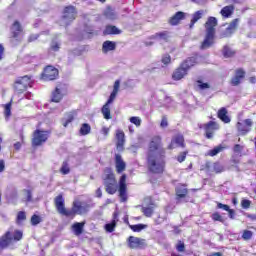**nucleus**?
Wrapping results in <instances>:
<instances>
[{"mask_svg":"<svg viewBox=\"0 0 256 256\" xmlns=\"http://www.w3.org/2000/svg\"><path fill=\"white\" fill-rule=\"evenodd\" d=\"M109 131H110L109 127L104 126L101 129V134L104 135V137H108L109 136Z\"/></svg>","mask_w":256,"mask_h":256,"instance_id":"nucleus-63","label":"nucleus"},{"mask_svg":"<svg viewBox=\"0 0 256 256\" xmlns=\"http://www.w3.org/2000/svg\"><path fill=\"white\" fill-rule=\"evenodd\" d=\"M253 127V121L251 119H245L243 122H237L236 129L240 135H247Z\"/></svg>","mask_w":256,"mask_h":256,"instance_id":"nucleus-15","label":"nucleus"},{"mask_svg":"<svg viewBox=\"0 0 256 256\" xmlns=\"http://www.w3.org/2000/svg\"><path fill=\"white\" fill-rule=\"evenodd\" d=\"M130 229L134 231V233H140V231H143V229H147V225L145 224L130 225Z\"/></svg>","mask_w":256,"mask_h":256,"instance_id":"nucleus-45","label":"nucleus"},{"mask_svg":"<svg viewBox=\"0 0 256 256\" xmlns=\"http://www.w3.org/2000/svg\"><path fill=\"white\" fill-rule=\"evenodd\" d=\"M23 239V231L14 230V233L11 231H6L2 236H0V253L5 251V249H9L13 243H17Z\"/></svg>","mask_w":256,"mask_h":256,"instance_id":"nucleus-3","label":"nucleus"},{"mask_svg":"<svg viewBox=\"0 0 256 256\" xmlns=\"http://www.w3.org/2000/svg\"><path fill=\"white\" fill-rule=\"evenodd\" d=\"M175 193L177 199H185V197H187V194L189 193V190L187 189V186H185V184H182L176 187Z\"/></svg>","mask_w":256,"mask_h":256,"instance_id":"nucleus-26","label":"nucleus"},{"mask_svg":"<svg viewBox=\"0 0 256 256\" xmlns=\"http://www.w3.org/2000/svg\"><path fill=\"white\" fill-rule=\"evenodd\" d=\"M116 97H117V93L116 92H111L106 104L111 105V103H113V101H115Z\"/></svg>","mask_w":256,"mask_h":256,"instance_id":"nucleus-61","label":"nucleus"},{"mask_svg":"<svg viewBox=\"0 0 256 256\" xmlns=\"http://www.w3.org/2000/svg\"><path fill=\"white\" fill-rule=\"evenodd\" d=\"M213 171L215 173H223V171H224L223 165H221V163H219V162H215L213 164Z\"/></svg>","mask_w":256,"mask_h":256,"instance_id":"nucleus-53","label":"nucleus"},{"mask_svg":"<svg viewBox=\"0 0 256 256\" xmlns=\"http://www.w3.org/2000/svg\"><path fill=\"white\" fill-rule=\"evenodd\" d=\"M197 63H199V56L197 54L187 57L185 60H183L180 65H182L185 69L189 70L192 67H195V65H197Z\"/></svg>","mask_w":256,"mask_h":256,"instance_id":"nucleus-20","label":"nucleus"},{"mask_svg":"<svg viewBox=\"0 0 256 256\" xmlns=\"http://www.w3.org/2000/svg\"><path fill=\"white\" fill-rule=\"evenodd\" d=\"M129 249H145L147 241L143 238L129 236L127 239Z\"/></svg>","mask_w":256,"mask_h":256,"instance_id":"nucleus-10","label":"nucleus"},{"mask_svg":"<svg viewBox=\"0 0 256 256\" xmlns=\"http://www.w3.org/2000/svg\"><path fill=\"white\" fill-rule=\"evenodd\" d=\"M241 151H243V146L240 144H235L233 147V152L241 157Z\"/></svg>","mask_w":256,"mask_h":256,"instance_id":"nucleus-57","label":"nucleus"},{"mask_svg":"<svg viewBox=\"0 0 256 256\" xmlns=\"http://www.w3.org/2000/svg\"><path fill=\"white\" fill-rule=\"evenodd\" d=\"M65 91H67V86L63 83H58L55 89L52 91L51 102L61 103V101H63V97H65Z\"/></svg>","mask_w":256,"mask_h":256,"instance_id":"nucleus-8","label":"nucleus"},{"mask_svg":"<svg viewBox=\"0 0 256 256\" xmlns=\"http://www.w3.org/2000/svg\"><path fill=\"white\" fill-rule=\"evenodd\" d=\"M215 43V34H206L203 42L200 45L201 51H205V49H209Z\"/></svg>","mask_w":256,"mask_h":256,"instance_id":"nucleus-24","label":"nucleus"},{"mask_svg":"<svg viewBox=\"0 0 256 256\" xmlns=\"http://www.w3.org/2000/svg\"><path fill=\"white\" fill-rule=\"evenodd\" d=\"M228 212V216L230 217V219H235V210L229 208Z\"/></svg>","mask_w":256,"mask_h":256,"instance_id":"nucleus-64","label":"nucleus"},{"mask_svg":"<svg viewBox=\"0 0 256 256\" xmlns=\"http://www.w3.org/2000/svg\"><path fill=\"white\" fill-rule=\"evenodd\" d=\"M41 221H42L41 216L36 215V214H34V215L31 216L30 223H31V225H33L34 227L37 226V225H39V223H41Z\"/></svg>","mask_w":256,"mask_h":256,"instance_id":"nucleus-48","label":"nucleus"},{"mask_svg":"<svg viewBox=\"0 0 256 256\" xmlns=\"http://www.w3.org/2000/svg\"><path fill=\"white\" fill-rule=\"evenodd\" d=\"M23 193L26 195V203H31L33 201V191L29 189H24Z\"/></svg>","mask_w":256,"mask_h":256,"instance_id":"nucleus-50","label":"nucleus"},{"mask_svg":"<svg viewBox=\"0 0 256 256\" xmlns=\"http://www.w3.org/2000/svg\"><path fill=\"white\" fill-rule=\"evenodd\" d=\"M219 129H220L219 123L215 121H209L208 123L204 124L206 139H213V135L215 131H219Z\"/></svg>","mask_w":256,"mask_h":256,"instance_id":"nucleus-14","label":"nucleus"},{"mask_svg":"<svg viewBox=\"0 0 256 256\" xmlns=\"http://www.w3.org/2000/svg\"><path fill=\"white\" fill-rule=\"evenodd\" d=\"M75 121V115L73 113H67L66 118L62 119L63 127H68L69 123H73Z\"/></svg>","mask_w":256,"mask_h":256,"instance_id":"nucleus-39","label":"nucleus"},{"mask_svg":"<svg viewBox=\"0 0 256 256\" xmlns=\"http://www.w3.org/2000/svg\"><path fill=\"white\" fill-rule=\"evenodd\" d=\"M49 135H51V131L49 130H39L36 129L33 132V137H32V147H41L44 143H47L49 139Z\"/></svg>","mask_w":256,"mask_h":256,"instance_id":"nucleus-6","label":"nucleus"},{"mask_svg":"<svg viewBox=\"0 0 256 256\" xmlns=\"http://www.w3.org/2000/svg\"><path fill=\"white\" fill-rule=\"evenodd\" d=\"M212 220L214 221H219L220 223H223V221H225L223 219V216H221V214H219V212H214L211 216Z\"/></svg>","mask_w":256,"mask_h":256,"instance_id":"nucleus-55","label":"nucleus"},{"mask_svg":"<svg viewBox=\"0 0 256 256\" xmlns=\"http://www.w3.org/2000/svg\"><path fill=\"white\" fill-rule=\"evenodd\" d=\"M169 31L158 32L153 36V39H162L166 43L169 41Z\"/></svg>","mask_w":256,"mask_h":256,"instance_id":"nucleus-38","label":"nucleus"},{"mask_svg":"<svg viewBox=\"0 0 256 256\" xmlns=\"http://www.w3.org/2000/svg\"><path fill=\"white\" fill-rule=\"evenodd\" d=\"M37 39H39V34H30L28 36L27 41H28V43H33V42L37 41Z\"/></svg>","mask_w":256,"mask_h":256,"instance_id":"nucleus-59","label":"nucleus"},{"mask_svg":"<svg viewBox=\"0 0 256 256\" xmlns=\"http://www.w3.org/2000/svg\"><path fill=\"white\" fill-rule=\"evenodd\" d=\"M146 167L152 175H163L167 167V152L163 147V138L160 135L153 136L146 152Z\"/></svg>","mask_w":256,"mask_h":256,"instance_id":"nucleus-1","label":"nucleus"},{"mask_svg":"<svg viewBox=\"0 0 256 256\" xmlns=\"http://www.w3.org/2000/svg\"><path fill=\"white\" fill-rule=\"evenodd\" d=\"M104 187L108 195H115L117 193V179L115 178V173H113V168L106 167L104 169Z\"/></svg>","mask_w":256,"mask_h":256,"instance_id":"nucleus-4","label":"nucleus"},{"mask_svg":"<svg viewBox=\"0 0 256 256\" xmlns=\"http://www.w3.org/2000/svg\"><path fill=\"white\" fill-rule=\"evenodd\" d=\"M189 155V150H185L180 152L177 156H176V161L178 163H183L185 161V159H187V156Z\"/></svg>","mask_w":256,"mask_h":256,"instance_id":"nucleus-43","label":"nucleus"},{"mask_svg":"<svg viewBox=\"0 0 256 256\" xmlns=\"http://www.w3.org/2000/svg\"><path fill=\"white\" fill-rule=\"evenodd\" d=\"M62 19L66 21H75L77 19V8L75 6L69 5L65 6L63 10Z\"/></svg>","mask_w":256,"mask_h":256,"instance_id":"nucleus-17","label":"nucleus"},{"mask_svg":"<svg viewBox=\"0 0 256 256\" xmlns=\"http://www.w3.org/2000/svg\"><path fill=\"white\" fill-rule=\"evenodd\" d=\"M11 105H12L11 101L4 105L5 119H9V117H11Z\"/></svg>","mask_w":256,"mask_h":256,"instance_id":"nucleus-46","label":"nucleus"},{"mask_svg":"<svg viewBox=\"0 0 256 256\" xmlns=\"http://www.w3.org/2000/svg\"><path fill=\"white\" fill-rule=\"evenodd\" d=\"M101 113H102L104 119H106L107 121H109V119H112V117H111V108L109 107V104H104L102 106Z\"/></svg>","mask_w":256,"mask_h":256,"instance_id":"nucleus-37","label":"nucleus"},{"mask_svg":"<svg viewBox=\"0 0 256 256\" xmlns=\"http://www.w3.org/2000/svg\"><path fill=\"white\" fill-rule=\"evenodd\" d=\"M239 27V18H235L233 19L228 27L220 32L219 37L220 39H226L227 37H231V35H233V33H235L237 31V28Z\"/></svg>","mask_w":256,"mask_h":256,"instance_id":"nucleus-11","label":"nucleus"},{"mask_svg":"<svg viewBox=\"0 0 256 256\" xmlns=\"http://www.w3.org/2000/svg\"><path fill=\"white\" fill-rule=\"evenodd\" d=\"M189 75L187 69H185L182 64H180L172 73V80L173 81H181V79H185Z\"/></svg>","mask_w":256,"mask_h":256,"instance_id":"nucleus-19","label":"nucleus"},{"mask_svg":"<svg viewBox=\"0 0 256 256\" xmlns=\"http://www.w3.org/2000/svg\"><path fill=\"white\" fill-rule=\"evenodd\" d=\"M60 173L62 175H69L71 173V168L69 167V161L65 160L62 163V166L60 168Z\"/></svg>","mask_w":256,"mask_h":256,"instance_id":"nucleus-40","label":"nucleus"},{"mask_svg":"<svg viewBox=\"0 0 256 256\" xmlns=\"http://www.w3.org/2000/svg\"><path fill=\"white\" fill-rule=\"evenodd\" d=\"M91 133V125L89 123H83L79 129V135L85 137Z\"/></svg>","mask_w":256,"mask_h":256,"instance_id":"nucleus-35","label":"nucleus"},{"mask_svg":"<svg viewBox=\"0 0 256 256\" xmlns=\"http://www.w3.org/2000/svg\"><path fill=\"white\" fill-rule=\"evenodd\" d=\"M117 227V214H113V220L111 221V223H108L104 226L105 231H107V233H113V231H115V228Z\"/></svg>","mask_w":256,"mask_h":256,"instance_id":"nucleus-32","label":"nucleus"},{"mask_svg":"<svg viewBox=\"0 0 256 256\" xmlns=\"http://www.w3.org/2000/svg\"><path fill=\"white\" fill-rule=\"evenodd\" d=\"M197 87L200 91H205V89H211V84L207 82H203L202 80H196Z\"/></svg>","mask_w":256,"mask_h":256,"instance_id":"nucleus-44","label":"nucleus"},{"mask_svg":"<svg viewBox=\"0 0 256 256\" xmlns=\"http://www.w3.org/2000/svg\"><path fill=\"white\" fill-rule=\"evenodd\" d=\"M27 220V213L25 211H19L16 216V224L21 225L23 221Z\"/></svg>","mask_w":256,"mask_h":256,"instance_id":"nucleus-41","label":"nucleus"},{"mask_svg":"<svg viewBox=\"0 0 256 256\" xmlns=\"http://www.w3.org/2000/svg\"><path fill=\"white\" fill-rule=\"evenodd\" d=\"M204 13L205 12L203 10H198L192 15V19L189 24L190 29H193V27H195V23H197L199 19H202Z\"/></svg>","mask_w":256,"mask_h":256,"instance_id":"nucleus-31","label":"nucleus"},{"mask_svg":"<svg viewBox=\"0 0 256 256\" xmlns=\"http://www.w3.org/2000/svg\"><path fill=\"white\" fill-rule=\"evenodd\" d=\"M103 35H121V30L117 26L107 25L103 31Z\"/></svg>","mask_w":256,"mask_h":256,"instance_id":"nucleus-30","label":"nucleus"},{"mask_svg":"<svg viewBox=\"0 0 256 256\" xmlns=\"http://www.w3.org/2000/svg\"><path fill=\"white\" fill-rule=\"evenodd\" d=\"M217 25H219L218 20L213 16H209L204 24L206 34L215 35V27H217Z\"/></svg>","mask_w":256,"mask_h":256,"instance_id":"nucleus-16","label":"nucleus"},{"mask_svg":"<svg viewBox=\"0 0 256 256\" xmlns=\"http://www.w3.org/2000/svg\"><path fill=\"white\" fill-rule=\"evenodd\" d=\"M245 75H247V72H245V69L237 68L234 72V76L230 79V85L232 87H239V85L243 83V79H245Z\"/></svg>","mask_w":256,"mask_h":256,"instance_id":"nucleus-13","label":"nucleus"},{"mask_svg":"<svg viewBox=\"0 0 256 256\" xmlns=\"http://www.w3.org/2000/svg\"><path fill=\"white\" fill-rule=\"evenodd\" d=\"M20 139H21V142L14 143V149L16 151H19L22 147V144L25 143V136L23 135V133H20Z\"/></svg>","mask_w":256,"mask_h":256,"instance_id":"nucleus-51","label":"nucleus"},{"mask_svg":"<svg viewBox=\"0 0 256 256\" xmlns=\"http://www.w3.org/2000/svg\"><path fill=\"white\" fill-rule=\"evenodd\" d=\"M54 204L60 215L72 218L76 215H85L86 213H89V209L93 207V205L91 204L75 200L72 203L71 210H68L67 208H65V198H63V194H59L54 198Z\"/></svg>","mask_w":256,"mask_h":256,"instance_id":"nucleus-2","label":"nucleus"},{"mask_svg":"<svg viewBox=\"0 0 256 256\" xmlns=\"http://www.w3.org/2000/svg\"><path fill=\"white\" fill-rule=\"evenodd\" d=\"M242 239L244 241H251V239H253V231L244 230L243 233H242Z\"/></svg>","mask_w":256,"mask_h":256,"instance_id":"nucleus-47","label":"nucleus"},{"mask_svg":"<svg viewBox=\"0 0 256 256\" xmlns=\"http://www.w3.org/2000/svg\"><path fill=\"white\" fill-rule=\"evenodd\" d=\"M233 13H235V6L233 5L225 6L220 11V15H222L224 19H229Z\"/></svg>","mask_w":256,"mask_h":256,"instance_id":"nucleus-27","label":"nucleus"},{"mask_svg":"<svg viewBox=\"0 0 256 256\" xmlns=\"http://www.w3.org/2000/svg\"><path fill=\"white\" fill-rule=\"evenodd\" d=\"M21 33H23V26H21V22H19V20H16L13 22L11 27L12 39H16V41H21V39H19Z\"/></svg>","mask_w":256,"mask_h":256,"instance_id":"nucleus-21","label":"nucleus"},{"mask_svg":"<svg viewBox=\"0 0 256 256\" xmlns=\"http://www.w3.org/2000/svg\"><path fill=\"white\" fill-rule=\"evenodd\" d=\"M176 251L178 253H185V242L179 240L176 244Z\"/></svg>","mask_w":256,"mask_h":256,"instance_id":"nucleus-52","label":"nucleus"},{"mask_svg":"<svg viewBox=\"0 0 256 256\" xmlns=\"http://www.w3.org/2000/svg\"><path fill=\"white\" fill-rule=\"evenodd\" d=\"M120 85H121V81L120 80H116L115 82H114V86H113V91H112V93H119V87H120Z\"/></svg>","mask_w":256,"mask_h":256,"instance_id":"nucleus-60","label":"nucleus"},{"mask_svg":"<svg viewBox=\"0 0 256 256\" xmlns=\"http://www.w3.org/2000/svg\"><path fill=\"white\" fill-rule=\"evenodd\" d=\"M217 209H223V211H229L230 207L227 204H223L218 202L217 203Z\"/></svg>","mask_w":256,"mask_h":256,"instance_id":"nucleus-62","label":"nucleus"},{"mask_svg":"<svg viewBox=\"0 0 256 256\" xmlns=\"http://www.w3.org/2000/svg\"><path fill=\"white\" fill-rule=\"evenodd\" d=\"M175 147H181V149H185V147H187V144H185V136H183V134H176L171 139V142L167 146V149L169 151H173V149H175Z\"/></svg>","mask_w":256,"mask_h":256,"instance_id":"nucleus-12","label":"nucleus"},{"mask_svg":"<svg viewBox=\"0 0 256 256\" xmlns=\"http://www.w3.org/2000/svg\"><path fill=\"white\" fill-rule=\"evenodd\" d=\"M151 205L152 206L141 208V212L145 217H148V218L153 217V214L155 213V204L152 203Z\"/></svg>","mask_w":256,"mask_h":256,"instance_id":"nucleus-33","label":"nucleus"},{"mask_svg":"<svg viewBox=\"0 0 256 256\" xmlns=\"http://www.w3.org/2000/svg\"><path fill=\"white\" fill-rule=\"evenodd\" d=\"M115 169L118 175H121L127 169V163L123 160L121 154H115L114 156Z\"/></svg>","mask_w":256,"mask_h":256,"instance_id":"nucleus-18","label":"nucleus"},{"mask_svg":"<svg viewBox=\"0 0 256 256\" xmlns=\"http://www.w3.org/2000/svg\"><path fill=\"white\" fill-rule=\"evenodd\" d=\"M161 63H163V65L171 64V55H169V54L163 55L162 59H161Z\"/></svg>","mask_w":256,"mask_h":256,"instance_id":"nucleus-56","label":"nucleus"},{"mask_svg":"<svg viewBox=\"0 0 256 256\" xmlns=\"http://www.w3.org/2000/svg\"><path fill=\"white\" fill-rule=\"evenodd\" d=\"M236 51L231 49L228 45H225L222 50V55L225 59H231L234 55H236Z\"/></svg>","mask_w":256,"mask_h":256,"instance_id":"nucleus-34","label":"nucleus"},{"mask_svg":"<svg viewBox=\"0 0 256 256\" xmlns=\"http://www.w3.org/2000/svg\"><path fill=\"white\" fill-rule=\"evenodd\" d=\"M118 192L122 203L127 202V174H122L118 181Z\"/></svg>","mask_w":256,"mask_h":256,"instance_id":"nucleus-9","label":"nucleus"},{"mask_svg":"<svg viewBox=\"0 0 256 256\" xmlns=\"http://www.w3.org/2000/svg\"><path fill=\"white\" fill-rule=\"evenodd\" d=\"M28 87H33V79L29 75L18 77L13 84V89L18 95L25 93Z\"/></svg>","mask_w":256,"mask_h":256,"instance_id":"nucleus-5","label":"nucleus"},{"mask_svg":"<svg viewBox=\"0 0 256 256\" xmlns=\"http://www.w3.org/2000/svg\"><path fill=\"white\" fill-rule=\"evenodd\" d=\"M129 121L135 125V127H141V118L139 116H132L129 118Z\"/></svg>","mask_w":256,"mask_h":256,"instance_id":"nucleus-49","label":"nucleus"},{"mask_svg":"<svg viewBox=\"0 0 256 256\" xmlns=\"http://www.w3.org/2000/svg\"><path fill=\"white\" fill-rule=\"evenodd\" d=\"M160 127L162 129H165L169 127V122L167 121V116H162L161 122H160Z\"/></svg>","mask_w":256,"mask_h":256,"instance_id":"nucleus-58","label":"nucleus"},{"mask_svg":"<svg viewBox=\"0 0 256 256\" xmlns=\"http://www.w3.org/2000/svg\"><path fill=\"white\" fill-rule=\"evenodd\" d=\"M84 227H85V222H75L72 225V231L74 232V235H76V237L83 235Z\"/></svg>","mask_w":256,"mask_h":256,"instance_id":"nucleus-28","label":"nucleus"},{"mask_svg":"<svg viewBox=\"0 0 256 256\" xmlns=\"http://www.w3.org/2000/svg\"><path fill=\"white\" fill-rule=\"evenodd\" d=\"M115 49H117V44L113 41L106 40L102 44L103 53H109V51H115Z\"/></svg>","mask_w":256,"mask_h":256,"instance_id":"nucleus-29","label":"nucleus"},{"mask_svg":"<svg viewBox=\"0 0 256 256\" xmlns=\"http://www.w3.org/2000/svg\"><path fill=\"white\" fill-rule=\"evenodd\" d=\"M185 17V12L178 11L172 17L169 18L168 23L172 27H176V25H179L182 21H184Z\"/></svg>","mask_w":256,"mask_h":256,"instance_id":"nucleus-22","label":"nucleus"},{"mask_svg":"<svg viewBox=\"0 0 256 256\" xmlns=\"http://www.w3.org/2000/svg\"><path fill=\"white\" fill-rule=\"evenodd\" d=\"M223 149H225V147H223L222 145L216 146L208 151V155L209 157H215V155H219V153H221Z\"/></svg>","mask_w":256,"mask_h":256,"instance_id":"nucleus-42","label":"nucleus"},{"mask_svg":"<svg viewBox=\"0 0 256 256\" xmlns=\"http://www.w3.org/2000/svg\"><path fill=\"white\" fill-rule=\"evenodd\" d=\"M116 148L118 151H124L125 149V132L117 130L116 132Z\"/></svg>","mask_w":256,"mask_h":256,"instance_id":"nucleus-23","label":"nucleus"},{"mask_svg":"<svg viewBox=\"0 0 256 256\" xmlns=\"http://www.w3.org/2000/svg\"><path fill=\"white\" fill-rule=\"evenodd\" d=\"M241 207H242V209H250V207H251V200L243 198L241 200Z\"/></svg>","mask_w":256,"mask_h":256,"instance_id":"nucleus-54","label":"nucleus"},{"mask_svg":"<svg viewBox=\"0 0 256 256\" xmlns=\"http://www.w3.org/2000/svg\"><path fill=\"white\" fill-rule=\"evenodd\" d=\"M61 49V42H57L52 40L50 43V47L48 48V53H57Z\"/></svg>","mask_w":256,"mask_h":256,"instance_id":"nucleus-36","label":"nucleus"},{"mask_svg":"<svg viewBox=\"0 0 256 256\" xmlns=\"http://www.w3.org/2000/svg\"><path fill=\"white\" fill-rule=\"evenodd\" d=\"M217 117L222 123H231V117H229V111L225 107H221L217 112Z\"/></svg>","mask_w":256,"mask_h":256,"instance_id":"nucleus-25","label":"nucleus"},{"mask_svg":"<svg viewBox=\"0 0 256 256\" xmlns=\"http://www.w3.org/2000/svg\"><path fill=\"white\" fill-rule=\"evenodd\" d=\"M40 79H42V81H55L59 79V69L53 65L45 66L40 74Z\"/></svg>","mask_w":256,"mask_h":256,"instance_id":"nucleus-7","label":"nucleus"}]
</instances>
